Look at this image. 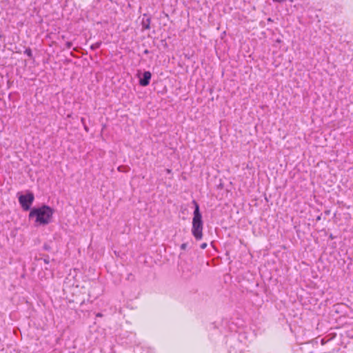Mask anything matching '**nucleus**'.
I'll return each instance as SVG.
<instances>
[{
	"label": "nucleus",
	"mask_w": 353,
	"mask_h": 353,
	"mask_svg": "<svg viewBox=\"0 0 353 353\" xmlns=\"http://www.w3.org/2000/svg\"><path fill=\"white\" fill-rule=\"evenodd\" d=\"M285 0H273V1L274 2H278V3H282L283 1H285Z\"/></svg>",
	"instance_id": "obj_15"
},
{
	"label": "nucleus",
	"mask_w": 353,
	"mask_h": 353,
	"mask_svg": "<svg viewBox=\"0 0 353 353\" xmlns=\"http://www.w3.org/2000/svg\"><path fill=\"white\" fill-rule=\"evenodd\" d=\"M187 246H188V243H182L180 246V248L183 250H185L186 248H187Z\"/></svg>",
	"instance_id": "obj_13"
},
{
	"label": "nucleus",
	"mask_w": 353,
	"mask_h": 353,
	"mask_svg": "<svg viewBox=\"0 0 353 353\" xmlns=\"http://www.w3.org/2000/svg\"><path fill=\"white\" fill-rule=\"evenodd\" d=\"M144 53H145V54H148V53H149L148 50H144Z\"/></svg>",
	"instance_id": "obj_19"
},
{
	"label": "nucleus",
	"mask_w": 353,
	"mask_h": 353,
	"mask_svg": "<svg viewBox=\"0 0 353 353\" xmlns=\"http://www.w3.org/2000/svg\"><path fill=\"white\" fill-rule=\"evenodd\" d=\"M192 204L194 206L193 212L192 234L196 241H200L203 238V221L202 214L200 212L199 205L195 200H192Z\"/></svg>",
	"instance_id": "obj_2"
},
{
	"label": "nucleus",
	"mask_w": 353,
	"mask_h": 353,
	"mask_svg": "<svg viewBox=\"0 0 353 353\" xmlns=\"http://www.w3.org/2000/svg\"><path fill=\"white\" fill-rule=\"evenodd\" d=\"M54 210L50 206L43 204L39 207H33L29 213V219H34V225H47L52 221Z\"/></svg>",
	"instance_id": "obj_1"
},
{
	"label": "nucleus",
	"mask_w": 353,
	"mask_h": 353,
	"mask_svg": "<svg viewBox=\"0 0 353 353\" xmlns=\"http://www.w3.org/2000/svg\"><path fill=\"white\" fill-rule=\"evenodd\" d=\"M101 45V41L100 42H97V43H94V44H92L91 46V48L92 50L98 49V48H100Z\"/></svg>",
	"instance_id": "obj_10"
},
{
	"label": "nucleus",
	"mask_w": 353,
	"mask_h": 353,
	"mask_svg": "<svg viewBox=\"0 0 353 353\" xmlns=\"http://www.w3.org/2000/svg\"><path fill=\"white\" fill-rule=\"evenodd\" d=\"M207 243H203L201 244L200 245V248L202 249V250H204L207 248Z\"/></svg>",
	"instance_id": "obj_14"
},
{
	"label": "nucleus",
	"mask_w": 353,
	"mask_h": 353,
	"mask_svg": "<svg viewBox=\"0 0 353 353\" xmlns=\"http://www.w3.org/2000/svg\"><path fill=\"white\" fill-rule=\"evenodd\" d=\"M34 200V196L31 192H28L26 194H21L19 196V202L24 211H30Z\"/></svg>",
	"instance_id": "obj_4"
},
{
	"label": "nucleus",
	"mask_w": 353,
	"mask_h": 353,
	"mask_svg": "<svg viewBox=\"0 0 353 353\" xmlns=\"http://www.w3.org/2000/svg\"><path fill=\"white\" fill-rule=\"evenodd\" d=\"M276 43H281V40L280 39H277L276 40Z\"/></svg>",
	"instance_id": "obj_18"
},
{
	"label": "nucleus",
	"mask_w": 353,
	"mask_h": 353,
	"mask_svg": "<svg viewBox=\"0 0 353 353\" xmlns=\"http://www.w3.org/2000/svg\"><path fill=\"white\" fill-rule=\"evenodd\" d=\"M44 263H49V259H44Z\"/></svg>",
	"instance_id": "obj_17"
},
{
	"label": "nucleus",
	"mask_w": 353,
	"mask_h": 353,
	"mask_svg": "<svg viewBox=\"0 0 353 353\" xmlns=\"http://www.w3.org/2000/svg\"><path fill=\"white\" fill-rule=\"evenodd\" d=\"M150 23L151 18L144 14L141 21L142 31L149 30L150 28Z\"/></svg>",
	"instance_id": "obj_7"
},
{
	"label": "nucleus",
	"mask_w": 353,
	"mask_h": 353,
	"mask_svg": "<svg viewBox=\"0 0 353 353\" xmlns=\"http://www.w3.org/2000/svg\"><path fill=\"white\" fill-rule=\"evenodd\" d=\"M119 172H127V168L123 165H120L117 168Z\"/></svg>",
	"instance_id": "obj_12"
},
{
	"label": "nucleus",
	"mask_w": 353,
	"mask_h": 353,
	"mask_svg": "<svg viewBox=\"0 0 353 353\" xmlns=\"http://www.w3.org/2000/svg\"><path fill=\"white\" fill-rule=\"evenodd\" d=\"M137 75L139 79L140 85L145 87L149 85L152 77L150 72L144 71L142 72L141 70H139Z\"/></svg>",
	"instance_id": "obj_5"
},
{
	"label": "nucleus",
	"mask_w": 353,
	"mask_h": 353,
	"mask_svg": "<svg viewBox=\"0 0 353 353\" xmlns=\"http://www.w3.org/2000/svg\"><path fill=\"white\" fill-rule=\"evenodd\" d=\"M237 341H238V348L240 349V345L241 343H243L245 345H246V341H247V336L245 335V333H239L238 334V337H237Z\"/></svg>",
	"instance_id": "obj_9"
},
{
	"label": "nucleus",
	"mask_w": 353,
	"mask_h": 353,
	"mask_svg": "<svg viewBox=\"0 0 353 353\" xmlns=\"http://www.w3.org/2000/svg\"><path fill=\"white\" fill-rule=\"evenodd\" d=\"M66 45H67V47H68V48H70L71 47V46H72V44H71V43H70V42H68V43H66Z\"/></svg>",
	"instance_id": "obj_16"
},
{
	"label": "nucleus",
	"mask_w": 353,
	"mask_h": 353,
	"mask_svg": "<svg viewBox=\"0 0 353 353\" xmlns=\"http://www.w3.org/2000/svg\"><path fill=\"white\" fill-rule=\"evenodd\" d=\"M134 353H154L152 348L148 347H143L139 345L134 350Z\"/></svg>",
	"instance_id": "obj_6"
},
{
	"label": "nucleus",
	"mask_w": 353,
	"mask_h": 353,
	"mask_svg": "<svg viewBox=\"0 0 353 353\" xmlns=\"http://www.w3.org/2000/svg\"><path fill=\"white\" fill-rule=\"evenodd\" d=\"M167 172H168V173H170V172H171V170H169V169H168V170H167Z\"/></svg>",
	"instance_id": "obj_20"
},
{
	"label": "nucleus",
	"mask_w": 353,
	"mask_h": 353,
	"mask_svg": "<svg viewBox=\"0 0 353 353\" xmlns=\"http://www.w3.org/2000/svg\"><path fill=\"white\" fill-rule=\"evenodd\" d=\"M117 340L122 345L137 346L138 345L136 334L132 332L123 331L117 336Z\"/></svg>",
	"instance_id": "obj_3"
},
{
	"label": "nucleus",
	"mask_w": 353,
	"mask_h": 353,
	"mask_svg": "<svg viewBox=\"0 0 353 353\" xmlns=\"http://www.w3.org/2000/svg\"><path fill=\"white\" fill-rule=\"evenodd\" d=\"M101 353H115L113 345L111 343H105L101 350Z\"/></svg>",
	"instance_id": "obj_8"
},
{
	"label": "nucleus",
	"mask_w": 353,
	"mask_h": 353,
	"mask_svg": "<svg viewBox=\"0 0 353 353\" xmlns=\"http://www.w3.org/2000/svg\"><path fill=\"white\" fill-rule=\"evenodd\" d=\"M24 53L28 56L29 57H32V50L30 48H26L24 51Z\"/></svg>",
	"instance_id": "obj_11"
}]
</instances>
